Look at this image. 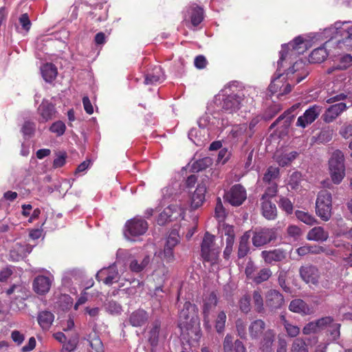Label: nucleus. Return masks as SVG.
Segmentation results:
<instances>
[{"instance_id":"69168bd1","label":"nucleus","mask_w":352,"mask_h":352,"mask_svg":"<svg viewBox=\"0 0 352 352\" xmlns=\"http://www.w3.org/2000/svg\"><path fill=\"white\" fill-rule=\"evenodd\" d=\"M336 247L338 248H343L346 250L345 256H346V259L349 260L351 257L352 256V245L349 243H340L335 242L334 243Z\"/></svg>"},{"instance_id":"6e6d98bb","label":"nucleus","mask_w":352,"mask_h":352,"mask_svg":"<svg viewBox=\"0 0 352 352\" xmlns=\"http://www.w3.org/2000/svg\"><path fill=\"white\" fill-rule=\"evenodd\" d=\"M270 186L267 188L265 193L262 196V200H269L270 198L274 197L277 192L276 183L269 184Z\"/></svg>"},{"instance_id":"864d4df0","label":"nucleus","mask_w":352,"mask_h":352,"mask_svg":"<svg viewBox=\"0 0 352 352\" xmlns=\"http://www.w3.org/2000/svg\"><path fill=\"white\" fill-rule=\"evenodd\" d=\"M78 343V336L76 334L75 336H72L68 340H66L64 343L63 348L69 352H72L76 350Z\"/></svg>"},{"instance_id":"de8ad7c7","label":"nucleus","mask_w":352,"mask_h":352,"mask_svg":"<svg viewBox=\"0 0 352 352\" xmlns=\"http://www.w3.org/2000/svg\"><path fill=\"white\" fill-rule=\"evenodd\" d=\"M179 241V234L175 230H173L168 236L164 248L174 250V248L178 244Z\"/></svg>"},{"instance_id":"774afa93","label":"nucleus","mask_w":352,"mask_h":352,"mask_svg":"<svg viewBox=\"0 0 352 352\" xmlns=\"http://www.w3.org/2000/svg\"><path fill=\"white\" fill-rule=\"evenodd\" d=\"M340 134L345 139H348L352 136V125L344 124L340 130Z\"/></svg>"},{"instance_id":"c03bdc74","label":"nucleus","mask_w":352,"mask_h":352,"mask_svg":"<svg viewBox=\"0 0 352 352\" xmlns=\"http://www.w3.org/2000/svg\"><path fill=\"white\" fill-rule=\"evenodd\" d=\"M226 318V314L224 311H222L218 314L215 320V329L219 333L224 331Z\"/></svg>"},{"instance_id":"a18cd8bd","label":"nucleus","mask_w":352,"mask_h":352,"mask_svg":"<svg viewBox=\"0 0 352 352\" xmlns=\"http://www.w3.org/2000/svg\"><path fill=\"white\" fill-rule=\"evenodd\" d=\"M236 330L237 335L243 340H246L248 336L246 322L239 318L236 320Z\"/></svg>"},{"instance_id":"dca6fc26","label":"nucleus","mask_w":352,"mask_h":352,"mask_svg":"<svg viewBox=\"0 0 352 352\" xmlns=\"http://www.w3.org/2000/svg\"><path fill=\"white\" fill-rule=\"evenodd\" d=\"M261 256L266 264L274 265L275 263L285 260L287 257V252L282 248L263 250L261 253Z\"/></svg>"},{"instance_id":"bf43d9fd","label":"nucleus","mask_w":352,"mask_h":352,"mask_svg":"<svg viewBox=\"0 0 352 352\" xmlns=\"http://www.w3.org/2000/svg\"><path fill=\"white\" fill-rule=\"evenodd\" d=\"M239 307L243 313H248L250 311V297L249 296H243L239 301Z\"/></svg>"},{"instance_id":"a19ab883","label":"nucleus","mask_w":352,"mask_h":352,"mask_svg":"<svg viewBox=\"0 0 352 352\" xmlns=\"http://www.w3.org/2000/svg\"><path fill=\"white\" fill-rule=\"evenodd\" d=\"M279 176V168L278 167L270 166L265 173L263 180L265 183H276L275 180Z\"/></svg>"},{"instance_id":"cd10ccee","label":"nucleus","mask_w":352,"mask_h":352,"mask_svg":"<svg viewBox=\"0 0 352 352\" xmlns=\"http://www.w3.org/2000/svg\"><path fill=\"white\" fill-rule=\"evenodd\" d=\"M148 318V316L146 311L143 309H138L131 314L129 322L133 327H141L146 322Z\"/></svg>"},{"instance_id":"473e14b6","label":"nucleus","mask_w":352,"mask_h":352,"mask_svg":"<svg viewBox=\"0 0 352 352\" xmlns=\"http://www.w3.org/2000/svg\"><path fill=\"white\" fill-rule=\"evenodd\" d=\"M328 53L324 47L314 50L309 55V61L312 63H320L327 57Z\"/></svg>"},{"instance_id":"6ab92c4d","label":"nucleus","mask_w":352,"mask_h":352,"mask_svg":"<svg viewBox=\"0 0 352 352\" xmlns=\"http://www.w3.org/2000/svg\"><path fill=\"white\" fill-rule=\"evenodd\" d=\"M276 333L274 329H267L261 336L259 342V349L261 352H272L275 341Z\"/></svg>"},{"instance_id":"58836bf2","label":"nucleus","mask_w":352,"mask_h":352,"mask_svg":"<svg viewBox=\"0 0 352 352\" xmlns=\"http://www.w3.org/2000/svg\"><path fill=\"white\" fill-rule=\"evenodd\" d=\"M204 19V10L201 7L195 6L191 8L190 21L193 26L196 27Z\"/></svg>"},{"instance_id":"5701e85b","label":"nucleus","mask_w":352,"mask_h":352,"mask_svg":"<svg viewBox=\"0 0 352 352\" xmlns=\"http://www.w3.org/2000/svg\"><path fill=\"white\" fill-rule=\"evenodd\" d=\"M250 238V231L245 232L239 239L237 248V257L243 258L245 257L250 250L249 240Z\"/></svg>"},{"instance_id":"4be33fe9","label":"nucleus","mask_w":352,"mask_h":352,"mask_svg":"<svg viewBox=\"0 0 352 352\" xmlns=\"http://www.w3.org/2000/svg\"><path fill=\"white\" fill-rule=\"evenodd\" d=\"M52 285V280L45 276H36L33 282L34 291L40 295H43L50 291Z\"/></svg>"},{"instance_id":"1a4fd4ad","label":"nucleus","mask_w":352,"mask_h":352,"mask_svg":"<svg viewBox=\"0 0 352 352\" xmlns=\"http://www.w3.org/2000/svg\"><path fill=\"white\" fill-rule=\"evenodd\" d=\"M214 236L206 233L201 243V256L204 261L214 263L219 256V251L213 248Z\"/></svg>"},{"instance_id":"2eb2a0df","label":"nucleus","mask_w":352,"mask_h":352,"mask_svg":"<svg viewBox=\"0 0 352 352\" xmlns=\"http://www.w3.org/2000/svg\"><path fill=\"white\" fill-rule=\"evenodd\" d=\"M98 281H102L104 284L111 285L119 280V273L115 265L103 268L96 275Z\"/></svg>"},{"instance_id":"412c9836","label":"nucleus","mask_w":352,"mask_h":352,"mask_svg":"<svg viewBox=\"0 0 352 352\" xmlns=\"http://www.w3.org/2000/svg\"><path fill=\"white\" fill-rule=\"evenodd\" d=\"M164 80V74L160 65L154 66L151 69L148 70L145 74L144 84L155 85L157 82H162Z\"/></svg>"},{"instance_id":"09e8293b","label":"nucleus","mask_w":352,"mask_h":352,"mask_svg":"<svg viewBox=\"0 0 352 352\" xmlns=\"http://www.w3.org/2000/svg\"><path fill=\"white\" fill-rule=\"evenodd\" d=\"M171 208V219L172 220H177L178 219H184L185 216V209L181 206H179L177 204H172L169 206L168 208Z\"/></svg>"},{"instance_id":"49530a36","label":"nucleus","mask_w":352,"mask_h":352,"mask_svg":"<svg viewBox=\"0 0 352 352\" xmlns=\"http://www.w3.org/2000/svg\"><path fill=\"white\" fill-rule=\"evenodd\" d=\"M66 130L65 123L60 120L54 122L50 127V131L55 133L56 136L60 137L63 135Z\"/></svg>"},{"instance_id":"f704fd0d","label":"nucleus","mask_w":352,"mask_h":352,"mask_svg":"<svg viewBox=\"0 0 352 352\" xmlns=\"http://www.w3.org/2000/svg\"><path fill=\"white\" fill-rule=\"evenodd\" d=\"M212 164V160L210 157H205L195 161L191 165L192 172L202 171Z\"/></svg>"},{"instance_id":"393cba45","label":"nucleus","mask_w":352,"mask_h":352,"mask_svg":"<svg viewBox=\"0 0 352 352\" xmlns=\"http://www.w3.org/2000/svg\"><path fill=\"white\" fill-rule=\"evenodd\" d=\"M329 232L326 231L322 227L318 226L311 229L307 234V239L309 241H326L329 238Z\"/></svg>"},{"instance_id":"13d9d810","label":"nucleus","mask_w":352,"mask_h":352,"mask_svg":"<svg viewBox=\"0 0 352 352\" xmlns=\"http://www.w3.org/2000/svg\"><path fill=\"white\" fill-rule=\"evenodd\" d=\"M214 212L216 217L218 218L220 221L223 220L224 218L226 217V210L223 206V204L219 197L217 199V204Z\"/></svg>"},{"instance_id":"79ce46f5","label":"nucleus","mask_w":352,"mask_h":352,"mask_svg":"<svg viewBox=\"0 0 352 352\" xmlns=\"http://www.w3.org/2000/svg\"><path fill=\"white\" fill-rule=\"evenodd\" d=\"M298 155V153L292 151L288 153H283L276 157V161L281 166L289 164Z\"/></svg>"},{"instance_id":"0eeeda50","label":"nucleus","mask_w":352,"mask_h":352,"mask_svg":"<svg viewBox=\"0 0 352 352\" xmlns=\"http://www.w3.org/2000/svg\"><path fill=\"white\" fill-rule=\"evenodd\" d=\"M276 238L277 230L276 228H261L256 229L254 232L252 241L254 247L260 248L275 241Z\"/></svg>"},{"instance_id":"2f4dec72","label":"nucleus","mask_w":352,"mask_h":352,"mask_svg":"<svg viewBox=\"0 0 352 352\" xmlns=\"http://www.w3.org/2000/svg\"><path fill=\"white\" fill-rule=\"evenodd\" d=\"M153 276L159 284H163L168 279V268L164 263H160L154 270Z\"/></svg>"},{"instance_id":"4d7b16f0","label":"nucleus","mask_w":352,"mask_h":352,"mask_svg":"<svg viewBox=\"0 0 352 352\" xmlns=\"http://www.w3.org/2000/svg\"><path fill=\"white\" fill-rule=\"evenodd\" d=\"M340 324L332 322V324L329 326L327 331L331 336V339L336 340L340 338Z\"/></svg>"},{"instance_id":"052dcab7","label":"nucleus","mask_w":352,"mask_h":352,"mask_svg":"<svg viewBox=\"0 0 352 352\" xmlns=\"http://www.w3.org/2000/svg\"><path fill=\"white\" fill-rule=\"evenodd\" d=\"M35 123L30 121H25L22 126L21 131L25 135H31L34 133Z\"/></svg>"},{"instance_id":"a211bd4d","label":"nucleus","mask_w":352,"mask_h":352,"mask_svg":"<svg viewBox=\"0 0 352 352\" xmlns=\"http://www.w3.org/2000/svg\"><path fill=\"white\" fill-rule=\"evenodd\" d=\"M265 322L261 319H256L248 326V334L252 340H258L267 330Z\"/></svg>"},{"instance_id":"c85d7f7f","label":"nucleus","mask_w":352,"mask_h":352,"mask_svg":"<svg viewBox=\"0 0 352 352\" xmlns=\"http://www.w3.org/2000/svg\"><path fill=\"white\" fill-rule=\"evenodd\" d=\"M54 319V314L48 311H42L38 313L37 320L41 327L47 330L52 326Z\"/></svg>"},{"instance_id":"ddd939ff","label":"nucleus","mask_w":352,"mask_h":352,"mask_svg":"<svg viewBox=\"0 0 352 352\" xmlns=\"http://www.w3.org/2000/svg\"><path fill=\"white\" fill-rule=\"evenodd\" d=\"M284 302L283 296L276 289H270L265 294V306L271 311L280 309Z\"/></svg>"},{"instance_id":"3c124183","label":"nucleus","mask_w":352,"mask_h":352,"mask_svg":"<svg viewBox=\"0 0 352 352\" xmlns=\"http://www.w3.org/2000/svg\"><path fill=\"white\" fill-rule=\"evenodd\" d=\"M291 352H308L305 341L300 338L294 340L292 345Z\"/></svg>"},{"instance_id":"e2e57ef3","label":"nucleus","mask_w":352,"mask_h":352,"mask_svg":"<svg viewBox=\"0 0 352 352\" xmlns=\"http://www.w3.org/2000/svg\"><path fill=\"white\" fill-rule=\"evenodd\" d=\"M233 337L230 334H227L223 343V351L233 352Z\"/></svg>"},{"instance_id":"f03ea898","label":"nucleus","mask_w":352,"mask_h":352,"mask_svg":"<svg viewBox=\"0 0 352 352\" xmlns=\"http://www.w3.org/2000/svg\"><path fill=\"white\" fill-rule=\"evenodd\" d=\"M178 327L182 333L196 334L199 327V320L194 311V307L189 302H185L184 308L179 312Z\"/></svg>"},{"instance_id":"4c0bfd02","label":"nucleus","mask_w":352,"mask_h":352,"mask_svg":"<svg viewBox=\"0 0 352 352\" xmlns=\"http://www.w3.org/2000/svg\"><path fill=\"white\" fill-rule=\"evenodd\" d=\"M160 329V323L157 321L153 322L152 327L148 332V340L153 346H156L158 343Z\"/></svg>"},{"instance_id":"a878e982","label":"nucleus","mask_w":352,"mask_h":352,"mask_svg":"<svg viewBox=\"0 0 352 352\" xmlns=\"http://www.w3.org/2000/svg\"><path fill=\"white\" fill-rule=\"evenodd\" d=\"M217 305V298L214 293H211L208 297H207L203 306V314L204 318V322L208 324L209 322V315L210 311L215 308Z\"/></svg>"},{"instance_id":"b1692460","label":"nucleus","mask_w":352,"mask_h":352,"mask_svg":"<svg viewBox=\"0 0 352 352\" xmlns=\"http://www.w3.org/2000/svg\"><path fill=\"white\" fill-rule=\"evenodd\" d=\"M206 187L204 184H199L191 197V208L197 209L202 205L205 200Z\"/></svg>"},{"instance_id":"680f3d73","label":"nucleus","mask_w":352,"mask_h":352,"mask_svg":"<svg viewBox=\"0 0 352 352\" xmlns=\"http://www.w3.org/2000/svg\"><path fill=\"white\" fill-rule=\"evenodd\" d=\"M279 206L287 213H292L293 205L289 199L285 197L280 199Z\"/></svg>"},{"instance_id":"9d476101","label":"nucleus","mask_w":352,"mask_h":352,"mask_svg":"<svg viewBox=\"0 0 352 352\" xmlns=\"http://www.w3.org/2000/svg\"><path fill=\"white\" fill-rule=\"evenodd\" d=\"M224 198L232 206H241L247 198L245 188L241 184H235L225 194Z\"/></svg>"},{"instance_id":"8fccbe9b","label":"nucleus","mask_w":352,"mask_h":352,"mask_svg":"<svg viewBox=\"0 0 352 352\" xmlns=\"http://www.w3.org/2000/svg\"><path fill=\"white\" fill-rule=\"evenodd\" d=\"M172 208H166L162 212L158 218H157V223L160 226L165 225L168 221H172L171 219V209ZM174 208H176L175 207Z\"/></svg>"},{"instance_id":"6e6552de","label":"nucleus","mask_w":352,"mask_h":352,"mask_svg":"<svg viewBox=\"0 0 352 352\" xmlns=\"http://www.w3.org/2000/svg\"><path fill=\"white\" fill-rule=\"evenodd\" d=\"M147 230V222L142 218L137 217L126 221L124 235L128 239L130 236H138L143 235Z\"/></svg>"},{"instance_id":"c9c22d12","label":"nucleus","mask_w":352,"mask_h":352,"mask_svg":"<svg viewBox=\"0 0 352 352\" xmlns=\"http://www.w3.org/2000/svg\"><path fill=\"white\" fill-rule=\"evenodd\" d=\"M289 309L295 313L306 314L308 311L307 304L301 299H294L291 301Z\"/></svg>"},{"instance_id":"5fc2aeb1","label":"nucleus","mask_w":352,"mask_h":352,"mask_svg":"<svg viewBox=\"0 0 352 352\" xmlns=\"http://www.w3.org/2000/svg\"><path fill=\"white\" fill-rule=\"evenodd\" d=\"M316 321L318 331H320L324 329H328L329 326L332 324L333 318L330 316L321 318Z\"/></svg>"},{"instance_id":"7c9ffc66","label":"nucleus","mask_w":352,"mask_h":352,"mask_svg":"<svg viewBox=\"0 0 352 352\" xmlns=\"http://www.w3.org/2000/svg\"><path fill=\"white\" fill-rule=\"evenodd\" d=\"M263 215L268 220H273L277 216V210L276 205L269 200L262 202Z\"/></svg>"},{"instance_id":"4468645a","label":"nucleus","mask_w":352,"mask_h":352,"mask_svg":"<svg viewBox=\"0 0 352 352\" xmlns=\"http://www.w3.org/2000/svg\"><path fill=\"white\" fill-rule=\"evenodd\" d=\"M39 122H47L56 117L55 106L47 100H43L37 109Z\"/></svg>"},{"instance_id":"423d86ee","label":"nucleus","mask_w":352,"mask_h":352,"mask_svg":"<svg viewBox=\"0 0 352 352\" xmlns=\"http://www.w3.org/2000/svg\"><path fill=\"white\" fill-rule=\"evenodd\" d=\"M316 210L317 214L323 220L328 221L331 217L332 197L327 190L319 192L316 201Z\"/></svg>"},{"instance_id":"338daca9","label":"nucleus","mask_w":352,"mask_h":352,"mask_svg":"<svg viewBox=\"0 0 352 352\" xmlns=\"http://www.w3.org/2000/svg\"><path fill=\"white\" fill-rule=\"evenodd\" d=\"M287 232L289 236L295 239L299 237L302 234L300 228L294 225L289 226L287 229Z\"/></svg>"},{"instance_id":"603ef678","label":"nucleus","mask_w":352,"mask_h":352,"mask_svg":"<svg viewBox=\"0 0 352 352\" xmlns=\"http://www.w3.org/2000/svg\"><path fill=\"white\" fill-rule=\"evenodd\" d=\"M105 307L107 311L111 314H120L122 311V306L114 300L108 301Z\"/></svg>"},{"instance_id":"e433bc0d","label":"nucleus","mask_w":352,"mask_h":352,"mask_svg":"<svg viewBox=\"0 0 352 352\" xmlns=\"http://www.w3.org/2000/svg\"><path fill=\"white\" fill-rule=\"evenodd\" d=\"M252 300L255 311L258 314H264V302L261 292L260 291L254 290L253 292Z\"/></svg>"},{"instance_id":"f257e3e1","label":"nucleus","mask_w":352,"mask_h":352,"mask_svg":"<svg viewBox=\"0 0 352 352\" xmlns=\"http://www.w3.org/2000/svg\"><path fill=\"white\" fill-rule=\"evenodd\" d=\"M306 43L301 36L295 38L292 42L282 45L280 51V57L277 62V69L274 74L270 85L269 90L272 94L278 93L280 95V91L283 87V82L280 77L285 75L287 80H290L294 85L300 82L308 75L309 72L305 69V64L302 61H296L294 65L282 72L281 69L287 63L289 57L293 55H299L303 54L307 49Z\"/></svg>"},{"instance_id":"bb28decb","label":"nucleus","mask_w":352,"mask_h":352,"mask_svg":"<svg viewBox=\"0 0 352 352\" xmlns=\"http://www.w3.org/2000/svg\"><path fill=\"white\" fill-rule=\"evenodd\" d=\"M84 345L87 352H104V346L100 338L94 336L85 340Z\"/></svg>"},{"instance_id":"c756f323","label":"nucleus","mask_w":352,"mask_h":352,"mask_svg":"<svg viewBox=\"0 0 352 352\" xmlns=\"http://www.w3.org/2000/svg\"><path fill=\"white\" fill-rule=\"evenodd\" d=\"M41 74L43 79L47 82H52L57 76V69L52 63H46L41 67Z\"/></svg>"},{"instance_id":"aec40b11","label":"nucleus","mask_w":352,"mask_h":352,"mask_svg":"<svg viewBox=\"0 0 352 352\" xmlns=\"http://www.w3.org/2000/svg\"><path fill=\"white\" fill-rule=\"evenodd\" d=\"M346 109L347 107L344 102L331 105L323 114V120L327 123L331 122Z\"/></svg>"},{"instance_id":"20e7f679","label":"nucleus","mask_w":352,"mask_h":352,"mask_svg":"<svg viewBox=\"0 0 352 352\" xmlns=\"http://www.w3.org/2000/svg\"><path fill=\"white\" fill-rule=\"evenodd\" d=\"M324 34L331 38H338V43H343L352 48V23L350 21H337L333 25L327 28Z\"/></svg>"},{"instance_id":"7ed1b4c3","label":"nucleus","mask_w":352,"mask_h":352,"mask_svg":"<svg viewBox=\"0 0 352 352\" xmlns=\"http://www.w3.org/2000/svg\"><path fill=\"white\" fill-rule=\"evenodd\" d=\"M215 100L217 102H219L221 109L228 113L236 112L244 105L246 101L242 93L228 94L226 90L222 91V94H218Z\"/></svg>"},{"instance_id":"37998d69","label":"nucleus","mask_w":352,"mask_h":352,"mask_svg":"<svg viewBox=\"0 0 352 352\" xmlns=\"http://www.w3.org/2000/svg\"><path fill=\"white\" fill-rule=\"evenodd\" d=\"M295 214L298 220L307 225L312 226L316 223V218L307 212L296 210Z\"/></svg>"},{"instance_id":"f8f14e48","label":"nucleus","mask_w":352,"mask_h":352,"mask_svg":"<svg viewBox=\"0 0 352 352\" xmlns=\"http://www.w3.org/2000/svg\"><path fill=\"white\" fill-rule=\"evenodd\" d=\"M300 276L307 284L317 286L319 283L320 272L317 267L307 264L299 269Z\"/></svg>"},{"instance_id":"0e129e2a","label":"nucleus","mask_w":352,"mask_h":352,"mask_svg":"<svg viewBox=\"0 0 352 352\" xmlns=\"http://www.w3.org/2000/svg\"><path fill=\"white\" fill-rule=\"evenodd\" d=\"M316 321H312L307 323L302 329V333L305 335H309L314 333L318 332Z\"/></svg>"},{"instance_id":"39448f33","label":"nucleus","mask_w":352,"mask_h":352,"mask_svg":"<svg viewBox=\"0 0 352 352\" xmlns=\"http://www.w3.org/2000/svg\"><path fill=\"white\" fill-rule=\"evenodd\" d=\"M344 160V155L339 150L334 151L329 160L330 175L334 184H340L345 175Z\"/></svg>"},{"instance_id":"ea45409f","label":"nucleus","mask_w":352,"mask_h":352,"mask_svg":"<svg viewBox=\"0 0 352 352\" xmlns=\"http://www.w3.org/2000/svg\"><path fill=\"white\" fill-rule=\"evenodd\" d=\"M272 275L270 268L264 267L261 269L254 276L253 282L256 284H261L267 281Z\"/></svg>"},{"instance_id":"9b49d317","label":"nucleus","mask_w":352,"mask_h":352,"mask_svg":"<svg viewBox=\"0 0 352 352\" xmlns=\"http://www.w3.org/2000/svg\"><path fill=\"white\" fill-rule=\"evenodd\" d=\"M322 111V107L318 104L310 106L304 113L297 119L296 125L302 129L312 124Z\"/></svg>"},{"instance_id":"72a5a7b5","label":"nucleus","mask_w":352,"mask_h":352,"mask_svg":"<svg viewBox=\"0 0 352 352\" xmlns=\"http://www.w3.org/2000/svg\"><path fill=\"white\" fill-rule=\"evenodd\" d=\"M280 321L282 325L287 333V335L291 338H295L300 333V328L289 322L285 318V316H280Z\"/></svg>"},{"instance_id":"f3484780","label":"nucleus","mask_w":352,"mask_h":352,"mask_svg":"<svg viewBox=\"0 0 352 352\" xmlns=\"http://www.w3.org/2000/svg\"><path fill=\"white\" fill-rule=\"evenodd\" d=\"M151 261V258L149 255L140 257L131 256L129 261V268L133 273H140L148 267Z\"/></svg>"}]
</instances>
